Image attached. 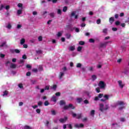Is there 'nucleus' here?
Masks as SVG:
<instances>
[{
  "instance_id": "f257e3e1",
  "label": "nucleus",
  "mask_w": 129,
  "mask_h": 129,
  "mask_svg": "<svg viewBox=\"0 0 129 129\" xmlns=\"http://www.w3.org/2000/svg\"><path fill=\"white\" fill-rule=\"evenodd\" d=\"M66 71H67V68H66V67H64L62 69H61L59 74V79H62V78L64 77V75H65Z\"/></svg>"
},
{
  "instance_id": "f03ea898",
  "label": "nucleus",
  "mask_w": 129,
  "mask_h": 129,
  "mask_svg": "<svg viewBox=\"0 0 129 129\" xmlns=\"http://www.w3.org/2000/svg\"><path fill=\"white\" fill-rule=\"evenodd\" d=\"M107 109H108V105L107 104L104 105L102 103L100 104L99 110L100 111H104V110Z\"/></svg>"
},
{
  "instance_id": "7ed1b4c3",
  "label": "nucleus",
  "mask_w": 129,
  "mask_h": 129,
  "mask_svg": "<svg viewBox=\"0 0 129 129\" xmlns=\"http://www.w3.org/2000/svg\"><path fill=\"white\" fill-rule=\"evenodd\" d=\"M98 86H99L100 88L101 89H104L105 88V86H106V84L104 81H100L99 82Z\"/></svg>"
},
{
  "instance_id": "20e7f679",
  "label": "nucleus",
  "mask_w": 129,
  "mask_h": 129,
  "mask_svg": "<svg viewBox=\"0 0 129 129\" xmlns=\"http://www.w3.org/2000/svg\"><path fill=\"white\" fill-rule=\"evenodd\" d=\"M117 105H119V106H120L119 107V109H120V110H121V109H122V108L124 107V106H123V105H124V102L121 101H119L117 102Z\"/></svg>"
},
{
  "instance_id": "39448f33",
  "label": "nucleus",
  "mask_w": 129,
  "mask_h": 129,
  "mask_svg": "<svg viewBox=\"0 0 129 129\" xmlns=\"http://www.w3.org/2000/svg\"><path fill=\"white\" fill-rule=\"evenodd\" d=\"M110 95H104L103 96V99H101V101H103V102H104L105 101H106V100H108L109 99V97H110Z\"/></svg>"
},
{
  "instance_id": "423d86ee",
  "label": "nucleus",
  "mask_w": 129,
  "mask_h": 129,
  "mask_svg": "<svg viewBox=\"0 0 129 129\" xmlns=\"http://www.w3.org/2000/svg\"><path fill=\"white\" fill-rule=\"evenodd\" d=\"M69 108H71V109H74L75 108V107L73 106L72 104H69V105H66L64 106L63 109H69Z\"/></svg>"
},
{
  "instance_id": "0eeeda50",
  "label": "nucleus",
  "mask_w": 129,
  "mask_h": 129,
  "mask_svg": "<svg viewBox=\"0 0 129 129\" xmlns=\"http://www.w3.org/2000/svg\"><path fill=\"white\" fill-rule=\"evenodd\" d=\"M117 83H118L120 88L122 89L123 88V87L125 85L124 83L123 82H122V81H121V80H119L117 81Z\"/></svg>"
},
{
  "instance_id": "6e6552de",
  "label": "nucleus",
  "mask_w": 129,
  "mask_h": 129,
  "mask_svg": "<svg viewBox=\"0 0 129 129\" xmlns=\"http://www.w3.org/2000/svg\"><path fill=\"white\" fill-rule=\"evenodd\" d=\"M73 117H76L77 116V118L79 119V118H81V117H82V114H76L75 113H72Z\"/></svg>"
},
{
  "instance_id": "1a4fd4ad",
  "label": "nucleus",
  "mask_w": 129,
  "mask_h": 129,
  "mask_svg": "<svg viewBox=\"0 0 129 129\" xmlns=\"http://www.w3.org/2000/svg\"><path fill=\"white\" fill-rule=\"evenodd\" d=\"M110 41H107L104 43H102L100 44V48H105L106 47V45L108 44V43H110Z\"/></svg>"
},
{
  "instance_id": "9d476101",
  "label": "nucleus",
  "mask_w": 129,
  "mask_h": 129,
  "mask_svg": "<svg viewBox=\"0 0 129 129\" xmlns=\"http://www.w3.org/2000/svg\"><path fill=\"white\" fill-rule=\"evenodd\" d=\"M84 126V125L82 123L78 124L76 123L75 124V127H76V128H82Z\"/></svg>"
},
{
  "instance_id": "9b49d317",
  "label": "nucleus",
  "mask_w": 129,
  "mask_h": 129,
  "mask_svg": "<svg viewBox=\"0 0 129 129\" xmlns=\"http://www.w3.org/2000/svg\"><path fill=\"white\" fill-rule=\"evenodd\" d=\"M6 28H7V29H8V30H11V29H12V24L9 22L6 25Z\"/></svg>"
},
{
  "instance_id": "f8f14e48",
  "label": "nucleus",
  "mask_w": 129,
  "mask_h": 129,
  "mask_svg": "<svg viewBox=\"0 0 129 129\" xmlns=\"http://www.w3.org/2000/svg\"><path fill=\"white\" fill-rule=\"evenodd\" d=\"M68 118L66 116L63 118H60L59 119V121H60V122H62L63 123L66 122V120H67Z\"/></svg>"
},
{
  "instance_id": "ddd939ff",
  "label": "nucleus",
  "mask_w": 129,
  "mask_h": 129,
  "mask_svg": "<svg viewBox=\"0 0 129 129\" xmlns=\"http://www.w3.org/2000/svg\"><path fill=\"white\" fill-rule=\"evenodd\" d=\"M75 46H71L69 47V51H75Z\"/></svg>"
},
{
  "instance_id": "4468645a",
  "label": "nucleus",
  "mask_w": 129,
  "mask_h": 129,
  "mask_svg": "<svg viewBox=\"0 0 129 129\" xmlns=\"http://www.w3.org/2000/svg\"><path fill=\"white\" fill-rule=\"evenodd\" d=\"M17 68V65L13 62L11 63L10 68H12L13 69H15Z\"/></svg>"
},
{
  "instance_id": "2eb2a0df",
  "label": "nucleus",
  "mask_w": 129,
  "mask_h": 129,
  "mask_svg": "<svg viewBox=\"0 0 129 129\" xmlns=\"http://www.w3.org/2000/svg\"><path fill=\"white\" fill-rule=\"evenodd\" d=\"M52 101L56 102L57 101V97L56 96H53L51 98Z\"/></svg>"
},
{
  "instance_id": "dca6fc26",
  "label": "nucleus",
  "mask_w": 129,
  "mask_h": 129,
  "mask_svg": "<svg viewBox=\"0 0 129 129\" xmlns=\"http://www.w3.org/2000/svg\"><path fill=\"white\" fill-rule=\"evenodd\" d=\"M23 13V9H19L17 10V15L20 16V15H22Z\"/></svg>"
},
{
  "instance_id": "f3484780",
  "label": "nucleus",
  "mask_w": 129,
  "mask_h": 129,
  "mask_svg": "<svg viewBox=\"0 0 129 129\" xmlns=\"http://www.w3.org/2000/svg\"><path fill=\"white\" fill-rule=\"evenodd\" d=\"M97 79V77L96 76V75H93L91 77V79L92 81H95V80H96Z\"/></svg>"
},
{
  "instance_id": "a211bd4d",
  "label": "nucleus",
  "mask_w": 129,
  "mask_h": 129,
  "mask_svg": "<svg viewBox=\"0 0 129 129\" xmlns=\"http://www.w3.org/2000/svg\"><path fill=\"white\" fill-rule=\"evenodd\" d=\"M17 7H18L20 10H23L24 9V8H23V4L21 3H19L17 5Z\"/></svg>"
},
{
  "instance_id": "6ab92c4d",
  "label": "nucleus",
  "mask_w": 129,
  "mask_h": 129,
  "mask_svg": "<svg viewBox=\"0 0 129 129\" xmlns=\"http://www.w3.org/2000/svg\"><path fill=\"white\" fill-rule=\"evenodd\" d=\"M109 22L110 24H112L113 22H114V17H111L109 18Z\"/></svg>"
},
{
  "instance_id": "aec40b11",
  "label": "nucleus",
  "mask_w": 129,
  "mask_h": 129,
  "mask_svg": "<svg viewBox=\"0 0 129 129\" xmlns=\"http://www.w3.org/2000/svg\"><path fill=\"white\" fill-rule=\"evenodd\" d=\"M25 42H26V39H25L24 38H22L20 40V44L21 45H24Z\"/></svg>"
},
{
  "instance_id": "412c9836",
  "label": "nucleus",
  "mask_w": 129,
  "mask_h": 129,
  "mask_svg": "<svg viewBox=\"0 0 129 129\" xmlns=\"http://www.w3.org/2000/svg\"><path fill=\"white\" fill-rule=\"evenodd\" d=\"M56 88H57V85H53L50 87V89H52L53 90H56Z\"/></svg>"
},
{
  "instance_id": "4be33fe9",
  "label": "nucleus",
  "mask_w": 129,
  "mask_h": 129,
  "mask_svg": "<svg viewBox=\"0 0 129 129\" xmlns=\"http://www.w3.org/2000/svg\"><path fill=\"white\" fill-rule=\"evenodd\" d=\"M5 5L1 4L0 5V11H3V10L5 9Z\"/></svg>"
},
{
  "instance_id": "5701e85b",
  "label": "nucleus",
  "mask_w": 129,
  "mask_h": 129,
  "mask_svg": "<svg viewBox=\"0 0 129 129\" xmlns=\"http://www.w3.org/2000/svg\"><path fill=\"white\" fill-rule=\"evenodd\" d=\"M95 114V110H92L90 112V114L92 116H94V114Z\"/></svg>"
},
{
  "instance_id": "b1692460",
  "label": "nucleus",
  "mask_w": 129,
  "mask_h": 129,
  "mask_svg": "<svg viewBox=\"0 0 129 129\" xmlns=\"http://www.w3.org/2000/svg\"><path fill=\"white\" fill-rule=\"evenodd\" d=\"M62 34H63V31H60V32H58V33L56 34V35L58 37H61V36H62Z\"/></svg>"
},
{
  "instance_id": "393cba45",
  "label": "nucleus",
  "mask_w": 129,
  "mask_h": 129,
  "mask_svg": "<svg viewBox=\"0 0 129 129\" xmlns=\"http://www.w3.org/2000/svg\"><path fill=\"white\" fill-rule=\"evenodd\" d=\"M74 30H75V32H76V33H79V32H80V29H79V28H76V27H74Z\"/></svg>"
},
{
  "instance_id": "a878e982",
  "label": "nucleus",
  "mask_w": 129,
  "mask_h": 129,
  "mask_svg": "<svg viewBox=\"0 0 129 129\" xmlns=\"http://www.w3.org/2000/svg\"><path fill=\"white\" fill-rule=\"evenodd\" d=\"M122 73L125 74V75H127V74H128V71L127 70H125L122 72Z\"/></svg>"
},
{
  "instance_id": "bb28decb",
  "label": "nucleus",
  "mask_w": 129,
  "mask_h": 129,
  "mask_svg": "<svg viewBox=\"0 0 129 129\" xmlns=\"http://www.w3.org/2000/svg\"><path fill=\"white\" fill-rule=\"evenodd\" d=\"M9 92H8V91H5L3 92V96H7Z\"/></svg>"
},
{
  "instance_id": "cd10ccee",
  "label": "nucleus",
  "mask_w": 129,
  "mask_h": 129,
  "mask_svg": "<svg viewBox=\"0 0 129 129\" xmlns=\"http://www.w3.org/2000/svg\"><path fill=\"white\" fill-rule=\"evenodd\" d=\"M18 87L19 88H20L21 89H23V88H24V86L23 85V84L20 83L19 84H18Z\"/></svg>"
},
{
  "instance_id": "c85d7f7f",
  "label": "nucleus",
  "mask_w": 129,
  "mask_h": 129,
  "mask_svg": "<svg viewBox=\"0 0 129 129\" xmlns=\"http://www.w3.org/2000/svg\"><path fill=\"white\" fill-rule=\"evenodd\" d=\"M60 105H64L65 104V101L64 100H61L59 102Z\"/></svg>"
},
{
  "instance_id": "c756f323",
  "label": "nucleus",
  "mask_w": 129,
  "mask_h": 129,
  "mask_svg": "<svg viewBox=\"0 0 129 129\" xmlns=\"http://www.w3.org/2000/svg\"><path fill=\"white\" fill-rule=\"evenodd\" d=\"M57 14L61 15H62V10L60 9H57Z\"/></svg>"
},
{
  "instance_id": "7c9ffc66",
  "label": "nucleus",
  "mask_w": 129,
  "mask_h": 129,
  "mask_svg": "<svg viewBox=\"0 0 129 129\" xmlns=\"http://www.w3.org/2000/svg\"><path fill=\"white\" fill-rule=\"evenodd\" d=\"M6 44V42H2L0 43V47H4V46H5Z\"/></svg>"
},
{
  "instance_id": "2f4dec72",
  "label": "nucleus",
  "mask_w": 129,
  "mask_h": 129,
  "mask_svg": "<svg viewBox=\"0 0 129 129\" xmlns=\"http://www.w3.org/2000/svg\"><path fill=\"white\" fill-rule=\"evenodd\" d=\"M66 37L67 38V39H70V37H71V35H70V34L68 33L67 34H66Z\"/></svg>"
},
{
  "instance_id": "473e14b6",
  "label": "nucleus",
  "mask_w": 129,
  "mask_h": 129,
  "mask_svg": "<svg viewBox=\"0 0 129 129\" xmlns=\"http://www.w3.org/2000/svg\"><path fill=\"white\" fill-rule=\"evenodd\" d=\"M38 39L39 42H41V41H43V37H42V36H39Z\"/></svg>"
},
{
  "instance_id": "72a5a7b5",
  "label": "nucleus",
  "mask_w": 129,
  "mask_h": 129,
  "mask_svg": "<svg viewBox=\"0 0 129 129\" xmlns=\"http://www.w3.org/2000/svg\"><path fill=\"white\" fill-rule=\"evenodd\" d=\"M103 33L104 34H107V29L105 28V29H103Z\"/></svg>"
},
{
  "instance_id": "f704fd0d",
  "label": "nucleus",
  "mask_w": 129,
  "mask_h": 129,
  "mask_svg": "<svg viewBox=\"0 0 129 129\" xmlns=\"http://www.w3.org/2000/svg\"><path fill=\"white\" fill-rule=\"evenodd\" d=\"M81 50H82V47L81 46H79L77 48V51L78 52H81Z\"/></svg>"
},
{
  "instance_id": "c9c22d12",
  "label": "nucleus",
  "mask_w": 129,
  "mask_h": 129,
  "mask_svg": "<svg viewBox=\"0 0 129 129\" xmlns=\"http://www.w3.org/2000/svg\"><path fill=\"white\" fill-rule=\"evenodd\" d=\"M51 114L52 115H56V111L54 110H51Z\"/></svg>"
},
{
  "instance_id": "e433bc0d",
  "label": "nucleus",
  "mask_w": 129,
  "mask_h": 129,
  "mask_svg": "<svg viewBox=\"0 0 129 129\" xmlns=\"http://www.w3.org/2000/svg\"><path fill=\"white\" fill-rule=\"evenodd\" d=\"M49 102H48V101H45L44 102V105L45 106H48V105H49Z\"/></svg>"
},
{
  "instance_id": "4c0bfd02",
  "label": "nucleus",
  "mask_w": 129,
  "mask_h": 129,
  "mask_svg": "<svg viewBox=\"0 0 129 129\" xmlns=\"http://www.w3.org/2000/svg\"><path fill=\"white\" fill-rule=\"evenodd\" d=\"M67 9H68L67 7H64L62 9V11L65 13L66 12H67Z\"/></svg>"
},
{
  "instance_id": "58836bf2",
  "label": "nucleus",
  "mask_w": 129,
  "mask_h": 129,
  "mask_svg": "<svg viewBox=\"0 0 129 129\" xmlns=\"http://www.w3.org/2000/svg\"><path fill=\"white\" fill-rule=\"evenodd\" d=\"M82 66V64L81 63H78L77 64V68H80Z\"/></svg>"
},
{
  "instance_id": "ea45409f",
  "label": "nucleus",
  "mask_w": 129,
  "mask_h": 129,
  "mask_svg": "<svg viewBox=\"0 0 129 129\" xmlns=\"http://www.w3.org/2000/svg\"><path fill=\"white\" fill-rule=\"evenodd\" d=\"M77 102H78L79 103H80V102L82 101V98H78V99H77Z\"/></svg>"
},
{
  "instance_id": "a19ab883",
  "label": "nucleus",
  "mask_w": 129,
  "mask_h": 129,
  "mask_svg": "<svg viewBox=\"0 0 129 129\" xmlns=\"http://www.w3.org/2000/svg\"><path fill=\"white\" fill-rule=\"evenodd\" d=\"M120 120L121 121V122H124V121H125V118L123 117L120 118Z\"/></svg>"
},
{
  "instance_id": "79ce46f5",
  "label": "nucleus",
  "mask_w": 129,
  "mask_h": 129,
  "mask_svg": "<svg viewBox=\"0 0 129 129\" xmlns=\"http://www.w3.org/2000/svg\"><path fill=\"white\" fill-rule=\"evenodd\" d=\"M50 89V86H46L44 88V90H49Z\"/></svg>"
},
{
  "instance_id": "37998d69",
  "label": "nucleus",
  "mask_w": 129,
  "mask_h": 129,
  "mask_svg": "<svg viewBox=\"0 0 129 129\" xmlns=\"http://www.w3.org/2000/svg\"><path fill=\"white\" fill-rule=\"evenodd\" d=\"M38 106H42V105L43 104V102L42 101H39L37 103Z\"/></svg>"
},
{
  "instance_id": "c03bdc74",
  "label": "nucleus",
  "mask_w": 129,
  "mask_h": 129,
  "mask_svg": "<svg viewBox=\"0 0 129 129\" xmlns=\"http://www.w3.org/2000/svg\"><path fill=\"white\" fill-rule=\"evenodd\" d=\"M13 52H15V53H17V54H19V53H20V51L19 50V49H14L13 50Z\"/></svg>"
},
{
  "instance_id": "a18cd8bd",
  "label": "nucleus",
  "mask_w": 129,
  "mask_h": 129,
  "mask_svg": "<svg viewBox=\"0 0 129 129\" xmlns=\"http://www.w3.org/2000/svg\"><path fill=\"white\" fill-rule=\"evenodd\" d=\"M49 124H50V122H49V121L46 120V121H45V125H46V126H48Z\"/></svg>"
},
{
  "instance_id": "49530a36",
  "label": "nucleus",
  "mask_w": 129,
  "mask_h": 129,
  "mask_svg": "<svg viewBox=\"0 0 129 129\" xmlns=\"http://www.w3.org/2000/svg\"><path fill=\"white\" fill-rule=\"evenodd\" d=\"M38 70L39 71H42V70H43V67L42 66H39L38 68Z\"/></svg>"
},
{
  "instance_id": "de8ad7c7",
  "label": "nucleus",
  "mask_w": 129,
  "mask_h": 129,
  "mask_svg": "<svg viewBox=\"0 0 129 129\" xmlns=\"http://www.w3.org/2000/svg\"><path fill=\"white\" fill-rule=\"evenodd\" d=\"M6 56V55L2 53H0V57L1 58H5V57Z\"/></svg>"
},
{
  "instance_id": "09e8293b",
  "label": "nucleus",
  "mask_w": 129,
  "mask_h": 129,
  "mask_svg": "<svg viewBox=\"0 0 129 129\" xmlns=\"http://www.w3.org/2000/svg\"><path fill=\"white\" fill-rule=\"evenodd\" d=\"M10 6L7 5L6 6H5V9H6L7 10V11H9V10H10Z\"/></svg>"
},
{
  "instance_id": "8fccbe9b",
  "label": "nucleus",
  "mask_w": 129,
  "mask_h": 129,
  "mask_svg": "<svg viewBox=\"0 0 129 129\" xmlns=\"http://www.w3.org/2000/svg\"><path fill=\"white\" fill-rule=\"evenodd\" d=\"M96 91L97 93H99L100 92V89L99 88H96Z\"/></svg>"
},
{
  "instance_id": "3c124183",
  "label": "nucleus",
  "mask_w": 129,
  "mask_h": 129,
  "mask_svg": "<svg viewBox=\"0 0 129 129\" xmlns=\"http://www.w3.org/2000/svg\"><path fill=\"white\" fill-rule=\"evenodd\" d=\"M75 14H76V12L75 11L72 12L71 13L72 17H74V16H75Z\"/></svg>"
},
{
  "instance_id": "603ef678",
  "label": "nucleus",
  "mask_w": 129,
  "mask_h": 129,
  "mask_svg": "<svg viewBox=\"0 0 129 129\" xmlns=\"http://www.w3.org/2000/svg\"><path fill=\"white\" fill-rule=\"evenodd\" d=\"M115 25L116 26H119V25H120V22L119 21H116Z\"/></svg>"
},
{
  "instance_id": "864d4df0",
  "label": "nucleus",
  "mask_w": 129,
  "mask_h": 129,
  "mask_svg": "<svg viewBox=\"0 0 129 129\" xmlns=\"http://www.w3.org/2000/svg\"><path fill=\"white\" fill-rule=\"evenodd\" d=\"M37 14L38 13L36 11H33L32 13V15H33V16H37Z\"/></svg>"
},
{
  "instance_id": "5fc2aeb1",
  "label": "nucleus",
  "mask_w": 129,
  "mask_h": 129,
  "mask_svg": "<svg viewBox=\"0 0 129 129\" xmlns=\"http://www.w3.org/2000/svg\"><path fill=\"white\" fill-rule=\"evenodd\" d=\"M21 28H22V25L21 24H18L17 25V28L19 29H20Z\"/></svg>"
},
{
  "instance_id": "6e6d98bb",
  "label": "nucleus",
  "mask_w": 129,
  "mask_h": 129,
  "mask_svg": "<svg viewBox=\"0 0 129 129\" xmlns=\"http://www.w3.org/2000/svg\"><path fill=\"white\" fill-rule=\"evenodd\" d=\"M98 97H99V98H102V97H103V95L102 94H99L98 95Z\"/></svg>"
},
{
  "instance_id": "4d7b16f0",
  "label": "nucleus",
  "mask_w": 129,
  "mask_h": 129,
  "mask_svg": "<svg viewBox=\"0 0 129 129\" xmlns=\"http://www.w3.org/2000/svg\"><path fill=\"white\" fill-rule=\"evenodd\" d=\"M121 61H122V59L121 58L118 59L117 60V63H118L119 64L121 62Z\"/></svg>"
},
{
  "instance_id": "13d9d810",
  "label": "nucleus",
  "mask_w": 129,
  "mask_h": 129,
  "mask_svg": "<svg viewBox=\"0 0 129 129\" xmlns=\"http://www.w3.org/2000/svg\"><path fill=\"white\" fill-rule=\"evenodd\" d=\"M24 129H32V127L29 126H25L24 127Z\"/></svg>"
},
{
  "instance_id": "bf43d9fd",
  "label": "nucleus",
  "mask_w": 129,
  "mask_h": 129,
  "mask_svg": "<svg viewBox=\"0 0 129 129\" xmlns=\"http://www.w3.org/2000/svg\"><path fill=\"white\" fill-rule=\"evenodd\" d=\"M79 45H84V41H81L79 43Z\"/></svg>"
},
{
  "instance_id": "052dcab7",
  "label": "nucleus",
  "mask_w": 129,
  "mask_h": 129,
  "mask_svg": "<svg viewBox=\"0 0 129 129\" xmlns=\"http://www.w3.org/2000/svg\"><path fill=\"white\" fill-rule=\"evenodd\" d=\"M56 96H60L61 95V93L60 92H57L55 93Z\"/></svg>"
},
{
  "instance_id": "680f3d73",
  "label": "nucleus",
  "mask_w": 129,
  "mask_h": 129,
  "mask_svg": "<svg viewBox=\"0 0 129 129\" xmlns=\"http://www.w3.org/2000/svg\"><path fill=\"white\" fill-rule=\"evenodd\" d=\"M90 43H94V39H89Z\"/></svg>"
},
{
  "instance_id": "e2e57ef3",
  "label": "nucleus",
  "mask_w": 129,
  "mask_h": 129,
  "mask_svg": "<svg viewBox=\"0 0 129 129\" xmlns=\"http://www.w3.org/2000/svg\"><path fill=\"white\" fill-rule=\"evenodd\" d=\"M22 59H24L25 60V59H27V55H26V54H24L22 56Z\"/></svg>"
},
{
  "instance_id": "0e129e2a",
  "label": "nucleus",
  "mask_w": 129,
  "mask_h": 129,
  "mask_svg": "<svg viewBox=\"0 0 129 129\" xmlns=\"http://www.w3.org/2000/svg\"><path fill=\"white\" fill-rule=\"evenodd\" d=\"M101 22V21L100 19H98V20H97V24L98 25H99V24H100Z\"/></svg>"
},
{
  "instance_id": "69168bd1",
  "label": "nucleus",
  "mask_w": 129,
  "mask_h": 129,
  "mask_svg": "<svg viewBox=\"0 0 129 129\" xmlns=\"http://www.w3.org/2000/svg\"><path fill=\"white\" fill-rule=\"evenodd\" d=\"M49 15L50 16V17H51V18H54V13H50V14H49Z\"/></svg>"
},
{
  "instance_id": "338daca9",
  "label": "nucleus",
  "mask_w": 129,
  "mask_h": 129,
  "mask_svg": "<svg viewBox=\"0 0 129 129\" xmlns=\"http://www.w3.org/2000/svg\"><path fill=\"white\" fill-rule=\"evenodd\" d=\"M26 75L27 76H31V72H27L26 74Z\"/></svg>"
},
{
  "instance_id": "774afa93",
  "label": "nucleus",
  "mask_w": 129,
  "mask_h": 129,
  "mask_svg": "<svg viewBox=\"0 0 129 129\" xmlns=\"http://www.w3.org/2000/svg\"><path fill=\"white\" fill-rule=\"evenodd\" d=\"M125 23H127L129 24V18L125 21Z\"/></svg>"
}]
</instances>
